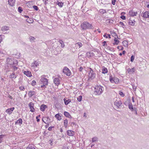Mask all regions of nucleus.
Here are the masks:
<instances>
[{"mask_svg": "<svg viewBox=\"0 0 149 149\" xmlns=\"http://www.w3.org/2000/svg\"><path fill=\"white\" fill-rule=\"evenodd\" d=\"M93 52H92L91 53V52H87V55L90 57H92L93 55Z\"/></svg>", "mask_w": 149, "mask_h": 149, "instance_id": "8fccbe9b", "label": "nucleus"}, {"mask_svg": "<svg viewBox=\"0 0 149 149\" xmlns=\"http://www.w3.org/2000/svg\"><path fill=\"white\" fill-rule=\"evenodd\" d=\"M97 1H98L99 2H100L102 4H105V3L106 0H97Z\"/></svg>", "mask_w": 149, "mask_h": 149, "instance_id": "13d9d810", "label": "nucleus"}, {"mask_svg": "<svg viewBox=\"0 0 149 149\" xmlns=\"http://www.w3.org/2000/svg\"><path fill=\"white\" fill-rule=\"evenodd\" d=\"M103 87L100 85H96L95 87L94 93L95 95H101L103 92L102 90Z\"/></svg>", "mask_w": 149, "mask_h": 149, "instance_id": "f03ea898", "label": "nucleus"}, {"mask_svg": "<svg viewBox=\"0 0 149 149\" xmlns=\"http://www.w3.org/2000/svg\"><path fill=\"white\" fill-rule=\"evenodd\" d=\"M36 82L35 80H33L31 82V84L32 86H34L36 85Z\"/></svg>", "mask_w": 149, "mask_h": 149, "instance_id": "5fc2aeb1", "label": "nucleus"}, {"mask_svg": "<svg viewBox=\"0 0 149 149\" xmlns=\"http://www.w3.org/2000/svg\"><path fill=\"white\" fill-rule=\"evenodd\" d=\"M82 99V96L81 95H80L77 98V100L79 102H80L81 101Z\"/></svg>", "mask_w": 149, "mask_h": 149, "instance_id": "603ef678", "label": "nucleus"}, {"mask_svg": "<svg viewBox=\"0 0 149 149\" xmlns=\"http://www.w3.org/2000/svg\"><path fill=\"white\" fill-rule=\"evenodd\" d=\"M18 61L16 59L10 58V65H17Z\"/></svg>", "mask_w": 149, "mask_h": 149, "instance_id": "6e6552de", "label": "nucleus"}, {"mask_svg": "<svg viewBox=\"0 0 149 149\" xmlns=\"http://www.w3.org/2000/svg\"><path fill=\"white\" fill-rule=\"evenodd\" d=\"M90 69V70L88 72L89 77L91 79H93L96 76V74L94 72L93 70L91 68Z\"/></svg>", "mask_w": 149, "mask_h": 149, "instance_id": "20e7f679", "label": "nucleus"}, {"mask_svg": "<svg viewBox=\"0 0 149 149\" xmlns=\"http://www.w3.org/2000/svg\"><path fill=\"white\" fill-rule=\"evenodd\" d=\"M100 15H104L106 13V11L105 9H100L99 10Z\"/></svg>", "mask_w": 149, "mask_h": 149, "instance_id": "bb28decb", "label": "nucleus"}, {"mask_svg": "<svg viewBox=\"0 0 149 149\" xmlns=\"http://www.w3.org/2000/svg\"><path fill=\"white\" fill-rule=\"evenodd\" d=\"M17 65H10V70L13 72H14L17 70L18 68Z\"/></svg>", "mask_w": 149, "mask_h": 149, "instance_id": "9d476101", "label": "nucleus"}, {"mask_svg": "<svg viewBox=\"0 0 149 149\" xmlns=\"http://www.w3.org/2000/svg\"><path fill=\"white\" fill-rule=\"evenodd\" d=\"M20 55L19 53H16L15 54H12L11 55V56L13 57H15V58H19Z\"/></svg>", "mask_w": 149, "mask_h": 149, "instance_id": "b1692460", "label": "nucleus"}, {"mask_svg": "<svg viewBox=\"0 0 149 149\" xmlns=\"http://www.w3.org/2000/svg\"><path fill=\"white\" fill-rule=\"evenodd\" d=\"M33 8L35 10L37 11L38 10L39 8L38 7L35 5H34L33 6Z\"/></svg>", "mask_w": 149, "mask_h": 149, "instance_id": "3c124183", "label": "nucleus"}, {"mask_svg": "<svg viewBox=\"0 0 149 149\" xmlns=\"http://www.w3.org/2000/svg\"><path fill=\"white\" fill-rule=\"evenodd\" d=\"M56 3V4L58 5V6L61 7L62 8L63 7V5H64V3L62 2H60L58 1H57Z\"/></svg>", "mask_w": 149, "mask_h": 149, "instance_id": "393cba45", "label": "nucleus"}, {"mask_svg": "<svg viewBox=\"0 0 149 149\" xmlns=\"http://www.w3.org/2000/svg\"><path fill=\"white\" fill-rule=\"evenodd\" d=\"M29 106L30 107V111L33 112L35 111V109L34 108V104L32 102H30L29 104Z\"/></svg>", "mask_w": 149, "mask_h": 149, "instance_id": "9b49d317", "label": "nucleus"}, {"mask_svg": "<svg viewBox=\"0 0 149 149\" xmlns=\"http://www.w3.org/2000/svg\"><path fill=\"white\" fill-rule=\"evenodd\" d=\"M114 77H112V75L110 74L109 76V80L110 82L111 83H114L115 82L114 80Z\"/></svg>", "mask_w": 149, "mask_h": 149, "instance_id": "2f4dec72", "label": "nucleus"}, {"mask_svg": "<svg viewBox=\"0 0 149 149\" xmlns=\"http://www.w3.org/2000/svg\"><path fill=\"white\" fill-rule=\"evenodd\" d=\"M114 80L115 81L114 83L115 84H117L119 81V79L116 77H114Z\"/></svg>", "mask_w": 149, "mask_h": 149, "instance_id": "de8ad7c7", "label": "nucleus"}, {"mask_svg": "<svg viewBox=\"0 0 149 149\" xmlns=\"http://www.w3.org/2000/svg\"><path fill=\"white\" fill-rule=\"evenodd\" d=\"M5 70L6 71V74H8V72L9 70V64L8 63L6 64L5 66Z\"/></svg>", "mask_w": 149, "mask_h": 149, "instance_id": "aec40b11", "label": "nucleus"}, {"mask_svg": "<svg viewBox=\"0 0 149 149\" xmlns=\"http://www.w3.org/2000/svg\"><path fill=\"white\" fill-rule=\"evenodd\" d=\"M119 95L122 97H123L125 96V94L122 91H120L119 93Z\"/></svg>", "mask_w": 149, "mask_h": 149, "instance_id": "052dcab7", "label": "nucleus"}, {"mask_svg": "<svg viewBox=\"0 0 149 149\" xmlns=\"http://www.w3.org/2000/svg\"><path fill=\"white\" fill-rule=\"evenodd\" d=\"M117 48L118 49H119V50H123L124 49V48L122 46H118Z\"/></svg>", "mask_w": 149, "mask_h": 149, "instance_id": "864d4df0", "label": "nucleus"}, {"mask_svg": "<svg viewBox=\"0 0 149 149\" xmlns=\"http://www.w3.org/2000/svg\"><path fill=\"white\" fill-rule=\"evenodd\" d=\"M1 29L3 32H5V31L9 29V27L8 26H5L2 27Z\"/></svg>", "mask_w": 149, "mask_h": 149, "instance_id": "cd10ccee", "label": "nucleus"}, {"mask_svg": "<svg viewBox=\"0 0 149 149\" xmlns=\"http://www.w3.org/2000/svg\"><path fill=\"white\" fill-rule=\"evenodd\" d=\"M132 88L134 91H136V87L135 86L134 84L132 85Z\"/></svg>", "mask_w": 149, "mask_h": 149, "instance_id": "69168bd1", "label": "nucleus"}, {"mask_svg": "<svg viewBox=\"0 0 149 149\" xmlns=\"http://www.w3.org/2000/svg\"><path fill=\"white\" fill-rule=\"evenodd\" d=\"M54 128V126H51L50 127H49V128H48V130L49 131H51L52 130V128Z\"/></svg>", "mask_w": 149, "mask_h": 149, "instance_id": "338daca9", "label": "nucleus"}, {"mask_svg": "<svg viewBox=\"0 0 149 149\" xmlns=\"http://www.w3.org/2000/svg\"><path fill=\"white\" fill-rule=\"evenodd\" d=\"M60 81L58 78H55L54 79V82L56 86H58L60 84Z\"/></svg>", "mask_w": 149, "mask_h": 149, "instance_id": "f8f14e48", "label": "nucleus"}, {"mask_svg": "<svg viewBox=\"0 0 149 149\" xmlns=\"http://www.w3.org/2000/svg\"><path fill=\"white\" fill-rule=\"evenodd\" d=\"M137 14V12H134L133 10H130L129 12V14L132 17H134L136 16Z\"/></svg>", "mask_w": 149, "mask_h": 149, "instance_id": "ddd939ff", "label": "nucleus"}, {"mask_svg": "<svg viewBox=\"0 0 149 149\" xmlns=\"http://www.w3.org/2000/svg\"><path fill=\"white\" fill-rule=\"evenodd\" d=\"M63 72L68 76H69L71 75V71L66 67H64L63 70Z\"/></svg>", "mask_w": 149, "mask_h": 149, "instance_id": "423d86ee", "label": "nucleus"}, {"mask_svg": "<svg viewBox=\"0 0 149 149\" xmlns=\"http://www.w3.org/2000/svg\"><path fill=\"white\" fill-rule=\"evenodd\" d=\"M122 43L123 44V46L125 47H126L128 45V42L126 40H124L123 41Z\"/></svg>", "mask_w": 149, "mask_h": 149, "instance_id": "a19ab883", "label": "nucleus"}, {"mask_svg": "<svg viewBox=\"0 0 149 149\" xmlns=\"http://www.w3.org/2000/svg\"><path fill=\"white\" fill-rule=\"evenodd\" d=\"M23 73L24 74L28 77H30L32 76L31 72L30 71L28 70L24 71Z\"/></svg>", "mask_w": 149, "mask_h": 149, "instance_id": "2eb2a0df", "label": "nucleus"}, {"mask_svg": "<svg viewBox=\"0 0 149 149\" xmlns=\"http://www.w3.org/2000/svg\"><path fill=\"white\" fill-rule=\"evenodd\" d=\"M141 16L145 18H149V11H146L144 13H142L141 14Z\"/></svg>", "mask_w": 149, "mask_h": 149, "instance_id": "1a4fd4ad", "label": "nucleus"}, {"mask_svg": "<svg viewBox=\"0 0 149 149\" xmlns=\"http://www.w3.org/2000/svg\"><path fill=\"white\" fill-rule=\"evenodd\" d=\"M59 42L61 45V47H64L65 46L64 44L63 41L61 40H59Z\"/></svg>", "mask_w": 149, "mask_h": 149, "instance_id": "79ce46f5", "label": "nucleus"}, {"mask_svg": "<svg viewBox=\"0 0 149 149\" xmlns=\"http://www.w3.org/2000/svg\"><path fill=\"white\" fill-rule=\"evenodd\" d=\"M134 56L133 55H132L130 58V61L132 62H133L134 60Z\"/></svg>", "mask_w": 149, "mask_h": 149, "instance_id": "6e6d98bb", "label": "nucleus"}, {"mask_svg": "<svg viewBox=\"0 0 149 149\" xmlns=\"http://www.w3.org/2000/svg\"><path fill=\"white\" fill-rule=\"evenodd\" d=\"M108 72V70L107 68L104 67L102 68V73L103 74H105L107 73Z\"/></svg>", "mask_w": 149, "mask_h": 149, "instance_id": "72a5a7b5", "label": "nucleus"}, {"mask_svg": "<svg viewBox=\"0 0 149 149\" xmlns=\"http://www.w3.org/2000/svg\"><path fill=\"white\" fill-rule=\"evenodd\" d=\"M64 116L67 118H72L71 116L70 113L67 111H65L64 113Z\"/></svg>", "mask_w": 149, "mask_h": 149, "instance_id": "412c9836", "label": "nucleus"}, {"mask_svg": "<svg viewBox=\"0 0 149 149\" xmlns=\"http://www.w3.org/2000/svg\"><path fill=\"white\" fill-rule=\"evenodd\" d=\"M22 120L21 118H19L18 120L15 122V124L20 125L22 123Z\"/></svg>", "mask_w": 149, "mask_h": 149, "instance_id": "c85d7f7f", "label": "nucleus"}, {"mask_svg": "<svg viewBox=\"0 0 149 149\" xmlns=\"http://www.w3.org/2000/svg\"><path fill=\"white\" fill-rule=\"evenodd\" d=\"M18 10L19 12L21 13L23 10L22 8L21 7H19L18 8Z\"/></svg>", "mask_w": 149, "mask_h": 149, "instance_id": "09e8293b", "label": "nucleus"}, {"mask_svg": "<svg viewBox=\"0 0 149 149\" xmlns=\"http://www.w3.org/2000/svg\"><path fill=\"white\" fill-rule=\"evenodd\" d=\"M110 33L112 36L114 37L115 38V37L116 36H117V38L118 39V37L117 36L116 33L114 31H110Z\"/></svg>", "mask_w": 149, "mask_h": 149, "instance_id": "5701e85b", "label": "nucleus"}, {"mask_svg": "<svg viewBox=\"0 0 149 149\" xmlns=\"http://www.w3.org/2000/svg\"><path fill=\"white\" fill-rule=\"evenodd\" d=\"M135 21L134 20L131 19L130 18L128 24L132 26H134L135 25Z\"/></svg>", "mask_w": 149, "mask_h": 149, "instance_id": "4be33fe9", "label": "nucleus"}, {"mask_svg": "<svg viewBox=\"0 0 149 149\" xmlns=\"http://www.w3.org/2000/svg\"><path fill=\"white\" fill-rule=\"evenodd\" d=\"M63 100L64 103L66 105L68 104L71 102V100L70 99H68L67 100L65 98H64L63 99Z\"/></svg>", "mask_w": 149, "mask_h": 149, "instance_id": "c756f323", "label": "nucleus"}, {"mask_svg": "<svg viewBox=\"0 0 149 149\" xmlns=\"http://www.w3.org/2000/svg\"><path fill=\"white\" fill-rule=\"evenodd\" d=\"M97 139V138L96 137H94L92 138V141L93 142H95L96 141Z\"/></svg>", "mask_w": 149, "mask_h": 149, "instance_id": "bf43d9fd", "label": "nucleus"}, {"mask_svg": "<svg viewBox=\"0 0 149 149\" xmlns=\"http://www.w3.org/2000/svg\"><path fill=\"white\" fill-rule=\"evenodd\" d=\"M3 136H4L3 135H0V143H1L3 140Z\"/></svg>", "mask_w": 149, "mask_h": 149, "instance_id": "4d7b16f0", "label": "nucleus"}, {"mask_svg": "<svg viewBox=\"0 0 149 149\" xmlns=\"http://www.w3.org/2000/svg\"><path fill=\"white\" fill-rule=\"evenodd\" d=\"M68 121L67 119H65L64 121V126L65 127H66L68 125Z\"/></svg>", "mask_w": 149, "mask_h": 149, "instance_id": "58836bf2", "label": "nucleus"}, {"mask_svg": "<svg viewBox=\"0 0 149 149\" xmlns=\"http://www.w3.org/2000/svg\"><path fill=\"white\" fill-rule=\"evenodd\" d=\"M135 70L136 69L134 67L132 68V69L129 68L127 69V71L129 73L132 74H133L135 72Z\"/></svg>", "mask_w": 149, "mask_h": 149, "instance_id": "4468645a", "label": "nucleus"}, {"mask_svg": "<svg viewBox=\"0 0 149 149\" xmlns=\"http://www.w3.org/2000/svg\"><path fill=\"white\" fill-rule=\"evenodd\" d=\"M15 1V0H10V6H13L14 5Z\"/></svg>", "mask_w": 149, "mask_h": 149, "instance_id": "ea45409f", "label": "nucleus"}, {"mask_svg": "<svg viewBox=\"0 0 149 149\" xmlns=\"http://www.w3.org/2000/svg\"><path fill=\"white\" fill-rule=\"evenodd\" d=\"M76 45H77L79 46V47H80L82 46V44L80 42H79L76 44Z\"/></svg>", "mask_w": 149, "mask_h": 149, "instance_id": "e2e57ef3", "label": "nucleus"}, {"mask_svg": "<svg viewBox=\"0 0 149 149\" xmlns=\"http://www.w3.org/2000/svg\"><path fill=\"white\" fill-rule=\"evenodd\" d=\"M35 94V92L34 91H30L28 93V95L30 97H31Z\"/></svg>", "mask_w": 149, "mask_h": 149, "instance_id": "e433bc0d", "label": "nucleus"}, {"mask_svg": "<svg viewBox=\"0 0 149 149\" xmlns=\"http://www.w3.org/2000/svg\"><path fill=\"white\" fill-rule=\"evenodd\" d=\"M107 49L110 50L111 51L114 52L115 51L113 47H110L108 46L107 47Z\"/></svg>", "mask_w": 149, "mask_h": 149, "instance_id": "a18cd8bd", "label": "nucleus"}, {"mask_svg": "<svg viewBox=\"0 0 149 149\" xmlns=\"http://www.w3.org/2000/svg\"><path fill=\"white\" fill-rule=\"evenodd\" d=\"M29 20L30 21L29 22L28 20V19H26V21H27L29 23H32L33 21V20L32 18H29Z\"/></svg>", "mask_w": 149, "mask_h": 149, "instance_id": "49530a36", "label": "nucleus"}, {"mask_svg": "<svg viewBox=\"0 0 149 149\" xmlns=\"http://www.w3.org/2000/svg\"><path fill=\"white\" fill-rule=\"evenodd\" d=\"M29 39L30 40V41L31 42H34V41L36 39V38L35 37L32 36H30Z\"/></svg>", "mask_w": 149, "mask_h": 149, "instance_id": "c03bdc74", "label": "nucleus"}, {"mask_svg": "<svg viewBox=\"0 0 149 149\" xmlns=\"http://www.w3.org/2000/svg\"><path fill=\"white\" fill-rule=\"evenodd\" d=\"M17 77V75L15 74V73L13 72L12 74L10 75V78L11 77L12 79H15Z\"/></svg>", "mask_w": 149, "mask_h": 149, "instance_id": "473e14b6", "label": "nucleus"}, {"mask_svg": "<svg viewBox=\"0 0 149 149\" xmlns=\"http://www.w3.org/2000/svg\"><path fill=\"white\" fill-rule=\"evenodd\" d=\"M128 108L130 109L131 111H132L133 110H134V111H136V108L133 107L132 104L130 102L128 104Z\"/></svg>", "mask_w": 149, "mask_h": 149, "instance_id": "a211bd4d", "label": "nucleus"}, {"mask_svg": "<svg viewBox=\"0 0 149 149\" xmlns=\"http://www.w3.org/2000/svg\"><path fill=\"white\" fill-rule=\"evenodd\" d=\"M122 104V102L120 100H116L114 102V105L116 106L117 109L119 108Z\"/></svg>", "mask_w": 149, "mask_h": 149, "instance_id": "0eeeda50", "label": "nucleus"}, {"mask_svg": "<svg viewBox=\"0 0 149 149\" xmlns=\"http://www.w3.org/2000/svg\"><path fill=\"white\" fill-rule=\"evenodd\" d=\"M70 147L69 148V146L68 145V144H65L63 146L62 149H70Z\"/></svg>", "mask_w": 149, "mask_h": 149, "instance_id": "4c0bfd02", "label": "nucleus"}, {"mask_svg": "<svg viewBox=\"0 0 149 149\" xmlns=\"http://www.w3.org/2000/svg\"><path fill=\"white\" fill-rule=\"evenodd\" d=\"M67 135L70 136H73L74 134V132L71 130H67Z\"/></svg>", "mask_w": 149, "mask_h": 149, "instance_id": "dca6fc26", "label": "nucleus"}, {"mask_svg": "<svg viewBox=\"0 0 149 149\" xmlns=\"http://www.w3.org/2000/svg\"><path fill=\"white\" fill-rule=\"evenodd\" d=\"M106 21L107 22V23L111 24H112L113 22V21L112 19H107L106 20Z\"/></svg>", "mask_w": 149, "mask_h": 149, "instance_id": "37998d69", "label": "nucleus"}, {"mask_svg": "<svg viewBox=\"0 0 149 149\" xmlns=\"http://www.w3.org/2000/svg\"><path fill=\"white\" fill-rule=\"evenodd\" d=\"M81 26L82 29L84 30L92 29L93 27L92 24L87 22H84L82 23L81 24Z\"/></svg>", "mask_w": 149, "mask_h": 149, "instance_id": "f257e3e1", "label": "nucleus"}, {"mask_svg": "<svg viewBox=\"0 0 149 149\" xmlns=\"http://www.w3.org/2000/svg\"><path fill=\"white\" fill-rule=\"evenodd\" d=\"M46 76L43 75L41 76V79L40 81L41 82V84L47 85L48 83V79L45 78Z\"/></svg>", "mask_w": 149, "mask_h": 149, "instance_id": "7ed1b4c3", "label": "nucleus"}, {"mask_svg": "<svg viewBox=\"0 0 149 149\" xmlns=\"http://www.w3.org/2000/svg\"><path fill=\"white\" fill-rule=\"evenodd\" d=\"M19 89L21 90L24 91L25 90V88L23 86H21L19 87Z\"/></svg>", "mask_w": 149, "mask_h": 149, "instance_id": "680f3d73", "label": "nucleus"}, {"mask_svg": "<svg viewBox=\"0 0 149 149\" xmlns=\"http://www.w3.org/2000/svg\"><path fill=\"white\" fill-rule=\"evenodd\" d=\"M47 108V106L46 105L44 104H42L40 107V109L41 111H45V109Z\"/></svg>", "mask_w": 149, "mask_h": 149, "instance_id": "6ab92c4d", "label": "nucleus"}, {"mask_svg": "<svg viewBox=\"0 0 149 149\" xmlns=\"http://www.w3.org/2000/svg\"><path fill=\"white\" fill-rule=\"evenodd\" d=\"M40 115H39L36 117V119H37V122H39L40 121V120L39 118L40 117Z\"/></svg>", "mask_w": 149, "mask_h": 149, "instance_id": "0e129e2a", "label": "nucleus"}, {"mask_svg": "<svg viewBox=\"0 0 149 149\" xmlns=\"http://www.w3.org/2000/svg\"><path fill=\"white\" fill-rule=\"evenodd\" d=\"M116 1V0H112L111 3L113 5H114L115 4V2Z\"/></svg>", "mask_w": 149, "mask_h": 149, "instance_id": "774afa93", "label": "nucleus"}, {"mask_svg": "<svg viewBox=\"0 0 149 149\" xmlns=\"http://www.w3.org/2000/svg\"><path fill=\"white\" fill-rule=\"evenodd\" d=\"M36 147L34 145L29 144L26 149H35Z\"/></svg>", "mask_w": 149, "mask_h": 149, "instance_id": "a878e982", "label": "nucleus"}, {"mask_svg": "<svg viewBox=\"0 0 149 149\" xmlns=\"http://www.w3.org/2000/svg\"><path fill=\"white\" fill-rule=\"evenodd\" d=\"M40 62L37 61H34L31 63V67L33 69H35L36 68H38Z\"/></svg>", "mask_w": 149, "mask_h": 149, "instance_id": "39448f33", "label": "nucleus"}, {"mask_svg": "<svg viewBox=\"0 0 149 149\" xmlns=\"http://www.w3.org/2000/svg\"><path fill=\"white\" fill-rule=\"evenodd\" d=\"M50 120V119L48 117H43L42 119V121L46 124H48V123L49 122V120Z\"/></svg>", "mask_w": 149, "mask_h": 149, "instance_id": "f3484780", "label": "nucleus"}, {"mask_svg": "<svg viewBox=\"0 0 149 149\" xmlns=\"http://www.w3.org/2000/svg\"><path fill=\"white\" fill-rule=\"evenodd\" d=\"M55 117L58 120H60L62 119L61 116H60L58 113L56 114L55 116Z\"/></svg>", "mask_w": 149, "mask_h": 149, "instance_id": "c9c22d12", "label": "nucleus"}, {"mask_svg": "<svg viewBox=\"0 0 149 149\" xmlns=\"http://www.w3.org/2000/svg\"><path fill=\"white\" fill-rule=\"evenodd\" d=\"M108 16H107V17L106 16H105L104 15H102L101 16H100V19L102 20H103V21L105 20V19L106 18H108V17H107Z\"/></svg>", "mask_w": 149, "mask_h": 149, "instance_id": "f704fd0d", "label": "nucleus"}, {"mask_svg": "<svg viewBox=\"0 0 149 149\" xmlns=\"http://www.w3.org/2000/svg\"><path fill=\"white\" fill-rule=\"evenodd\" d=\"M114 42L113 43V45H118L119 42H120V41L119 40H118L117 38L116 37L114 39Z\"/></svg>", "mask_w": 149, "mask_h": 149, "instance_id": "7c9ffc66", "label": "nucleus"}]
</instances>
